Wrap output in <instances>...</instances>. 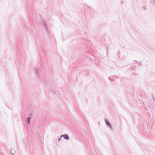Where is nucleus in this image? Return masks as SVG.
<instances>
[{
    "label": "nucleus",
    "mask_w": 155,
    "mask_h": 155,
    "mask_svg": "<svg viewBox=\"0 0 155 155\" xmlns=\"http://www.w3.org/2000/svg\"><path fill=\"white\" fill-rule=\"evenodd\" d=\"M31 117H28V122L29 124L30 120L31 119Z\"/></svg>",
    "instance_id": "2"
},
{
    "label": "nucleus",
    "mask_w": 155,
    "mask_h": 155,
    "mask_svg": "<svg viewBox=\"0 0 155 155\" xmlns=\"http://www.w3.org/2000/svg\"><path fill=\"white\" fill-rule=\"evenodd\" d=\"M62 136L65 139H69L68 136L66 134L63 135L61 136V137Z\"/></svg>",
    "instance_id": "1"
},
{
    "label": "nucleus",
    "mask_w": 155,
    "mask_h": 155,
    "mask_svg": "<svg viewBox=\"0 0 155 155\" xmlns=\"http://www.w3.org/2000/svg\"><path fill=\"white\" fill-rule=\"evenodd\" d=\"M61 137H60V138H59V139H58V140H61Z\"/></svg>",
    "instance_id": "4"
},
{
    "label": "nucleus",
    "mask_w": 155,
    "mask_h": 155,
    "mask_svg": "<svg viewBox=\"0 0 155 155\" xmlns=\"http://www.w3.org/2000/svg\"><path fill=\"white\" fill-rule=\"evenodd\" d=\"M106 123L107 124V125H108V124H109V123L108 122V121H107V122L106 121Z\"/></svg>",
    "instance_id": "3"
}]
</instances>
